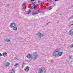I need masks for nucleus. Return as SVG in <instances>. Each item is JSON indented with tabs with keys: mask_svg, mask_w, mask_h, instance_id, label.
<instances>
[{
	"mask_svg": "<svg viewBox=\"0 0 73 73\" xmlns=\"http://www.w3.org/2000/svg\"><path fill=\"white\" fill-rule=\"evenodd\" d=\"M51 62H53V60H51L50 61Z\"/></svg>",
	"mask_w": 73,
	"mask_h": 73,
	"instance_id": "72a5a7b5",
	"label": "nucleus"
},
{
	"mask_svg": "<svg viewBox=\"0 0 73 73\" xmlns=\"http://www.w3.org/2000/svg\"><path fill=\"white\" fill-rule=\"evenodd\" d=\"M73 24L71 25H73Z\"/></svg>",
	"mask_w": 73,
	"mask_h": 73,
	"instance_id": "4c0bfd02",
	"label": "nucleus"
},
{
	"mask_svg": "<svg viewBox=\"0 0 73 73\" xmlns=\"http://www.w3.org/2000/svg\"><path fill=\"white\" fill-rule=\"evenodd\" d=\"M9 65V63L7 62L6 63V65L7 66H8Z\"/></svg>",
	"mask_w": 73,
	"mask_h": 73,
	"instance_id": "2eb2a0df",
	"label": "nucleus"
},
{
	"mask_svg": "<svg viewBox=\"0 0 73 73\" xmlns=\"http://www.w3.org/2000/svg\"><path fill=\"white\" fill-rule=\"evenodd\" d=\"M26 4V3H24L22 5V7H24V5H25Z\"/></svg>",
	"mask_w": 73,
	"mask_h": 73,
	"instance_id": "412c9836",
	"label": "nucleus"
},
{
	"mask_svg": "<svg viewBox=\"0 0 73 73\" xmlns=\"http://www.w3.org/2000/svg\"><path fill=\"white\" fill-rule=\"evenodd\" d=\"M24 70H25V71H26V70H27V68H25Z\"/></svg>",
	"mask_w": 73,
	"mask_h": 73,
	"instance_id": "c756f323",
	"label": "nucleus"
},
{
	"mask_svg": "<svg viewBox=\"0 0 73 73\" xmlns=\"http://www.w3.org/2000/svg\"><path fill=\"white\" fill-rule=\"evenodd\" d=\"M33 5L34 7L35 5V3H34L33 4Z\"/></svg>",
	"mask_w": 73,
	"mask_h": 73,
	"instance_id": "2f4dec72",
	"label": "nucleus"
},
{
	"mask_svg": "<svg viewBox=\"0 0 73 73\" xmlns=\"http://www.w3.org/2000/svg\"><path fill=\"white\" fill-rule=\"evenodd\" d=\"M60 49L57 48L56 49L54 52L53 53V56L55 57H57L59 56H61L62 53L61 52H60Z\"/></svg>",
	"mask_w": 73,
	"mask_h": 73,
	"instance_id": "f257e3e1",
	"label": "nucleus"
},
{
	"mask_svg": "<svg viewBox=\"0 0 73 73\" xmlns=\"http://www.w3.org/2000/svg\"><path fill=\"white\" fill-rule=\"evenodd\" d=\"M46 70L45 69H44V67H41L40 69H39L38 71V72L39 73H42V72H44V73H45Z\"/></svg>",
	"mask_w": 73,
	"mask_h": 73,
	"instance_id": "7ed1b4c3",
	"label": "nucleus"
},
{
	"mask_svg": "<svg viewBox=\"0 0 73 73\" xmlns=\"http://www.w3.org/2000/svg\"><path fill=\"white\" fill-rule=\"evenodd\" d=\"M32 4H35V3H33L32 2Z\"/></svg>",
	"mask_w": 73,
	"mask_h": 73,
	"instance_id": "c9c22d12",
	"label": "nucleus"
},
{
	"mask_svg": "<svg viewBox=\"0 0 73 73\" xmlns=\"http://www.w3.org/2000/svg\"><path fill=\"white\" fill-rule=\"evenodd\" d=\"M26 69L27 70V71H29V67L28 66H27L26 67Z\"/></svg>",
	"mask_w": 73,
	"mask_h": 73,
	"instance_id": "ddd939ff",
	"label": "nucleus"
},
{
	"mask_svg": "<svg viewBox=\"0 0 73 73\" xmlns=\"http://www.w3.org/2000/svg\"><path fill=\"white\" fill-rule=\"evenodd\" d=\"M2 56V54L1 53H0V56Z\"/></svg>",
	"mask_w": 73,
	"mask_h": 73,
	"instance_id": "473e14b6",
	"label": "nucleus"
},
{
	"mask_svg": "<svg viewBox=\"0 0 73 73\" xmlns=\"http://www.w3.org/2000/svg\"><path fill=\"white\" fill-rule=\"evenodd\" d=\"M13 27V30L14 31H17V27L14 26Z\"/></svg>",
	"mask_w": 73,
	"mask_h": 73,
	"instance_id": "6e6552de",
	"label": "nucleus"
},
{
	"mask_svg": "<svg viewBox=\"0 0 73 73\" xmlns=\"http://www.w3.org/2000/svg\"><path fill=\"white\" fill-rule=\"evenodd\" d=\"M11 73H15V70L13 69H11Z\"/></svg>",
	"mask_w": 73,
	"mask_h": 73,
	"instance_id": "f8f14e48",
	"label": "nucleus"
},
{
	"mask_svg": "<svg viewBox=\"0 0 73 73\" xmlns=\"http://www.w3.org/2000/svg\"><path fill=\"white\" fill-rule=\"evenodd\" d=\"M5 53H3V56L4 57H5Z\"/></svg>",
	"mask_w": 73,
	"mask_h": 73,
	"instance_id": "aec40b11",
	"label": "nucleus"
},
{
	"mask_svg": "<svg viewBox=\"0 0 73 73\" xmlns=\"http://www.w3.org/2000/svg\"><path fill=\"white\" fill-rule=\"evenodd\" d=\"M71 8H73V5H72L71 6Z\"/></svg>",
	"mask_w": 73,
	"mask_h": 73,
	"instance_id": "bb28decb",
	"label": "nucleus"
},
{
	"mask_svg": "<svg viewBox=\"0 0 73 73\" xmlns=\"http://www.w3.org/2000/svg\"><path fill=\"white\" fill-rule=\"evenodd\" d=\"M10 40L9 39L7 38H6L5 39V41L7 42H9V41H10Z\"/></svg>",
	"mask_w": 73,
	"mask_h": 73,
	"instance_id": "1a4fd4ad",
	"label": "nucleus"
},
{
	"mask_svg": "<svg viewBox=\"0 0 73 73\" xmlns=\"http://www.w3.org/2000/svg\"><path fill=\"white\" fill-rule=\"evenodd\" d=\"M72 47H73V44H72L70 46V47L71 48H72Z\"/></svg>",
	"mask_w": 73,
	"mask_h": 73,
	"instance_id": "a211bd4d",
	"label": "nucleus"
},
{
	"mask_svg": "<svg viewBox=\"0 0 73 73\" xmlns=\"http://www.w3.org/2000/svg\"><path fill=\"white\" fill-rule=\"evenodd\" d=\"M52 9V6H50L47 8V9L49 10H50Z\"/></svg>",
	"mask_w": 73,
	"mask_h": 73,
	"instance_id": "9b49d317",
	"label": "nucleus"
},
{
	"mask_svg": "<svg viewBox=\"0 0 73 73\" xmlns=\"http://www.w3.org/2000/svg\"><path fill=\"white\" fill-rule=\"evenodd\" d=\"M45 34H42L41 35L42 36V37H44V36H45Z\"/></svg>",
	"mask_w": 73,
	"mask_h": 73,
	"instance_id": "6ab92c4d",
	"label": "nucleus"
},
{
	"mask_svg": "<svg viewBox=\"0 0 73 73\" xmlns=\"http://www.w3.org/2000/svg\"><path fill=\"white\" fill-rule=\"evenodd\" d=\"M41 33H38L37 35V37H38V38H41Z\"/></svg>",
	"mask_w": 73,
	"mask_h": 73,
	"instance_id": "0eeeda50",
	"label": "nucleus"
},
{
	"mask_svg": "<svg viewBox=\"0 0 73 73\" xmlns=\"http://www.w3.org/2000/svg\"><path fill=\"white\" fill-rule=\"evenodd\" d=\"M73 18V15L68 20H70V19H72Z\"/></svg>",
	"mask_w": 73,
	"mask_h": 73,
	"instance_id": "dca6fc26",
	"label": "nucleus"
},
{
	"mask_svg": "<svg viewBox=\"0 0 73 73\" xmlns=\"http://www.w3.org/2000/svg\"><path fill=\"white\" fill-rule=\"evenodd\" d=\"M37 11L39 13L41 12H42V11H40V10H37Z\"/></svg>",
	"mask_w": 73,
	"mask_h": 73,
	"instance_id": "f3484780",
	"label": "nucleus"
},
{
	"mask_svg": "<svg viewBox=\"0 0 73 73\" xmlns=\"http://www.w3.org/2000/svg\"><path fill=\"white\" fill-rule=\"evenodd\" d=\"M25 61H27V62H29V60H27V59H25Z\"/></svg>",
	"mask_w": 73,
	"mask_h": 73,
	"instance_id": "5701e85b",
	"label": "nucleus"
},
{
	"mask_svg": "<svg viewBox=\"0 0 73 73\" xmlns=\"http://www.w3.org/2000/svg\"><path fill=\"white\" fill-rule=\"evenodd\" d=\"M69 58H70V59H71V58H72V56H69Z\"/></svg>",
	"mask_w": 73,
	"mask_h": 73,
	"instance_id": "b1692460",
	"label": "nucleus"
},
{
	"mask_svg": "<svg viewBox=\"0 0 73 73\" xmlns=\"http://www.w3.org/2000/svg\"><path fill=\"white\" fill-rule=\"evenodd\" d=\"M37 14H38V13H36V11H33L32 12V14L33 15H37Z\"/></svg>",
	"mask_w": 73,
	"mask_h": 73,
	"instance_id": "423d86ee",
	"label": "nucleus"
},
{
	"mask_svg": "<svg viewBox=\"0 0 73 73\" xmlns=\"http://www.w3.org/2000/svg\"><path fill=\"white\" fill-rule=\"evenodd\" d=\"M40 2H41L40 1H38V3H40Z\"/></svg>",
	"mask_w": 73,
	"mask_h": 73,
	"instance_id": "f704fd0d",
	"label": "nucleus"
},
{
	"mask_svg": "<svg viewBox=\"0 0 73 73\" xmlns=\"http://www.w3.org/2000/svg\"><path fill=\"white\" fill-rule=\"evenodd\" d=\"M59 1V0H55L54 1Z\"/></svg>",
	"mask_w": 73,
	"mask_h": 73,
	"instance_id": "c85d7f7f",
	"label": "nucleus"
},
{
	"mask_svg": "<svg viewBox=\"0 0 73 73\" xmlns=\"http://www.w3.org/2000/svg\"><path fill=\"white\" fill-rule=\"evenodd\" d=\"M38 6L37 5H35L34 6V7H31L30 9H34L35 8H36V7H37Z\"/></svg>",
	"mask_w": 73,
	"mask_h": 73,
	"instance_id": "9d476101",
	"label": "nucleus"
},
{
	"mask_svg": "<svg viewBox=\"0 0 73 73\" xmlns=\"http://www.w3.org/2000/svg\"><path fill=\"white\" fill-rule=\"evenodd\" d=\"M9 5H10L9 4H7V7H8Z\"/></svg>",
	"mask_w": 73,
	"mask_h": 73,
	"instance_id": "a878e982",
	"label": "nucleus"
},
{
	"mask_svg": "<svg viewBox=\"0 0 73 73\" xmlns=\"http://www.w3.org/2000/svg\"><path fill=\"white\" fill-rule=\"evenodd\" d=\"M29 11L28 12V14H29V13L31 12V10L30 9L29 10Z\"/></svg>",
	"mask_w": 73,
	"mask_h": 73,
	"instance_id": "4468645a",
	"label": "nucleus"
},
{
	"mask_svg": "<svg viewBox=\"0 0 73 73\" xmlns=\"http://www.w3.org/2000/svg\"><path fill=\"white\" fill-rule=\"evenodd\" d=\"M35 1V0H31V2H32V1Z\"/></svg>",
	"mask_w": 73,
	"mask_h": 73,
	"instance_id": "7c9ffc66",
	"label": "nucleus"
},
{
	"mask_svg": "<svg viewBox=\"0 0 73 73\" xmlns=\"http://www.w3.org/2000/svg\"><path fill=\"white\" fill-rule=\"evenodd\" d=\"M26 56L28 58H33L34 60H35L37 57V52H35L32 54L31 55L29 54L27 55Z\"/></svg>",
	"mask_w": 73,
	"mask_h": 73,
	"instance_id": "f03ea898",
	"label": "nucleus"
},
{
	"mask_svg": "<svg viewBox=\"0 0 73 73\" xmlns=\"http://www.w3.org/2000/svg\"><path fill=\"white\" fill-rule=\"evenodd\" d=\"M23 64H24V63H23Z\"/></svg>",
	"mask_w": 73,
	"mask_h": 73,
	"instance_id": "58836bf2",
	"label": "nucleus"
},
{
	"mask_svg": "<svg viewBox=\"0 0 73 73\" xmlns=\"http://www.w3.org/2000/svg\"><path fill=\"white\" fill-rule=\"evenodd\" d=\"M49 23H50V22L48 23L47 24H49Z\"/></svg>",
	"mask_w": 73,
	"mask_h": 73,
	"instance_id": "e433bc0d",
	"label": "nucleus"
},
{
	"mask_svg": "<svg viewBox=\"0 0 73 73\" xmlns=\"http://www.w3.org/2000/svg\"><path fill=\"white\" fill-rule=\"evenodd\" d=\"M15 25H16L15 24V23L13 22L10 24L9 27L10 28H13V27H15Z\"/></svg>",
	"mask_w": 73,
	"mask_h": 73,
	"instance_id": "20e7f679",
	"label": "nucleus"
},
{
	"mask_svg": "<svg viewBox=\"0 0 73 73\" xmlns=\"http://www.w3.org/2000/svg\"><path fill=\"white\" fill-rule=\"evenodd\" d=\"M69 35L73 36V29L70 30L68 33Z\"/></svg>",
	"mask_w": 73,
	"mask_h": 73,
	"instance_id": "39448f33",
	"label": "nucleus"
},
{
	"mask_svg": "<svg viewBox=\"0 0 73 73\" xmlns=\"http://www.w3.org/2000/svg\"><path fill=\"white\" fill-rule=\"evenodd\" d=\"M19 64H18V63H16L15 64V66H17V65H18Z\"/></svg>",
	"mask_w": 73,
	"mask_h": 73,
	"instance_id": "4be33fe9",
	"label": "nucleus"
},
{
	"mask_svg": "<svg viewBox=\"0 0 73 73\" xmlns=\"http://www.w3.org/2000/svg\"><path fill=\"white\" fill-rule=\"evenodd\" d=\"M15 60H17V58H16V57H15Z\"/></svg>",
	"mask_w": 73,
	"mask_h": 73,
	"instance_id": "cd10ccee",
	"label": "nucleus"
},
{
	"mask_svg": "<svg viewBox=\"0 0 73 73\" xmlns=\"http://www.w3.org/2000/svg\"><path fill=\"white\" fill-rule=\"evenodd\" d=\"M50 3H52V2H53V1L52 0H50Z\"/></svg>",
	"mask_w": 73,
	"mask_h": 73,
	"instance_id": "393cba45",
	"label": "nucleus"
}]
</instances>
